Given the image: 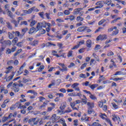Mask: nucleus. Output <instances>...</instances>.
Listing matches in <instances>:
<instances>
[{"mask_svg": "<svg viewBox=\"0 0 126 126\" xmlns=\"http://www.w3.org/2000/svg\"><path fill=\"white\" fill-rule=\"evenodd\" d=\"M81 10H83V8H76L74 10L73 12L75 15H78L79 14V16H77L76 19L77 22H82L84 20V18L81 17L83 15L84 12L83 11H81Z\"/></svg>", "mask_w": 126, "mask_h": 126, "instance_id": "nucleus-1", "label": "nucleus"}, {"mask_svg": "<svg viewBox=\"0 0 126 126\" xmlns=\"http://www.w3.org/2000/svg\"><path fill=\"white\" fill-rule=\"evenodd\" d=\"M2 39H0V44H1V47L0 48V53H2L7 46H11V41L8 40L2 41Z\"/></svg>", "mask_w": 126, "mask_h": 126, "instance_id": "nucleus-2", "label": "nucleus"}, {"mask_svg": "<svg viewBox=\"0 0 126 126\" xmlns=\"http://www.w3.org/2000/svg\"><path fill=\"white\" fill-rule=\"evenodd\" d=\"M42 118H32L28 120V123L31 124V125H38V123L39 125H42L43 124V121Z\"/></svg>", "mask_w": 126, "mask_h": 126, "instance_id": "nucleus-3", "label": "nucleus"}, {"mask_svg": "<svg viewBox=\"0 0 126 126\" xmlns=\"http://www.w3.org/2000/svg\"><path fill=\"white\" fill-rule=\"evenodd\" d=\"M63 50H60L59 51V55L58 54V52L56 50H53L52 51V54L53 56L54 57H56L57 58H61V57H63V58H65V56H64L65 53H63Z\"/></svg>", "mask_w": 126, "mask_h": 126, "instance_id": "nucleus-4", "label": "nucleus"}, {"mask_svg": "<svg viewBox=\"0 0 126 126\" xmlns=\"http://www.w3.org/2000/svg\"><path fill=\"white\" fill-rule=\"evenodd\" d=\"M47 26L51 27L52 26L51 25V23L43 21L41 23H38L36 26V28L37 29H39V28H46Z\"/></svg>", "mask_w": 126, "mask_h": 126, "instance_id": "nucleus-5", "label": "nucleus"}, {"mask_svg": "<svg viewBox=\"0 0 126 126\" xmlns=\"http://www.w3.org/2000/svg\"><path fill=\"white\" fill-rule=\"evenodd\" d=\"M36 8V6H33L31 7V8L27 10H23V13L21 14L20 15L21 16H26L27 14H31L33 11H34V10Z\"/></svg>", "mask_w": 126, "mask_h": 126, "instance_id": "nucleus-6", "label": "nucleus"}, {"mask_svg": "<svg viewBox=\"0 0 126 126\" xmlns=\"http://www.w3.org/2000/svg\"><path fill=\"white\" fill-rule=\"evenodd\" d=\"M107 38L108 37L106 34H100L96 37V41H104L105 40H106Z\"/></svg>", "mask_w": 126, "mask_h": 126, "instance_id": "nucleus-7", "label": "nucleus"}, {"mask_svg": "<svg viewBox=\"0 0 126 126\" xmlns=\"http://www.w3.org/2000/svg\"><path fill=\"white\" fill-rule=\"evenodd\" d=\"M16 49H17V47L16 46H13L11 49H10V48H7L6 50V54L7 55H10L11 53H14V52L16 51Z\"/></svg>", "mask_w": 126, "mask_h": 126, "instance_id": "nucleus-8", "label": "nucleus"}, {"mask_svg": "<svg viewBox=\"0 0 126 126\" xmlns=\"http://www.w3.org/2000/svg\"><path fill=\"white\" fill-rule=\"evenodd\" d=\"M12 89L14 92L17 93L19 91V87H18V84L17 83H14L12 85Z\"/></svg>", "mask_w": 126, "mask_h": 126, "instance_id": "nucleus-9", "label": "nucleus"}, {"mask_svg": "<svg viewBox=\"0 0 126 126\" xmlns=\"http://www.w3.org/2000/svg\"><path fill=\"white\" fill-rule=\"evenodd\" d=\"M38 31H39V30H37V27L36 28L32 27L30 29L29 31V34H33V33H37Z\"/></svg>", "mask_w": 126, "mask_h": 126, "instance_id": "nucleus-10", "label": "nucleus"}, {"mask_svg": "<svg viewBox=\"0 0 126 126\" xmlns=\"http://www.w3.org/2000/svg\"><path fill=\"white\" fill-rule=\"evenodd\" d=\"M112 117V120L114 121V122H115V123H116V122H117L118 124H120V123H121V118H120V117L117 115H113Z\"/></svg>", "mask_w": 126, "mask_h": 126, "instance_id": "nucleus-11", "label": "nucleus"}, {"mask_svg": "<svg viewBox=\"0 0 126 126\" xmlns=\"http://www.w3.org/2000/svg\"><path fill=\"white\" fill-rule=\"evenodd\" d=\"M67 105V104H66V102L64 101V102H62L60 107V110L61 111L64 110L65 109V108H66Z\"/></svg>", "mask_w": 126, "mask_h": 126, "instance_id": "nucleus-12", "label": "nucleus"}, {"mask_svg": "<svg viewBox=\"0 0 126 126\" xmlns=\"http://www.w3.org/2000/svg\"><path fill=\"white\" fill-rule=\"evenodd\" d=\"M60 119V116H57V115L53 114L51 117V120L52 123H55L56 121H58Z\"/></svg>", "mask_w": 126, "mask_h": 126, "instance_id": "nucleus-13", "label": "nucleus"}, {"mask_svg": "<svg viewBox=\"0 0 126 126\" xmlns=\"http://www.w3.org/2000/svg\"><path fill=\"white\" fill-rule=\"evenodd\" d=\"M14 34H15V32H8V37L10 40H12V39H14Z\"/></svg>", "mask_w": 126, "mask_h": 126, "instance_id": "nucleus-14", "label": "nucleus"}, {"mask_svg": "<svg viewBox=\"0 0 126 126\" xmlns=\"http://www.w3.org/2000/svg\"><path fill=\"white\" fill-rule=\"evenodd\" d=\"M86 29V26H83L79 27L77 29L78 32H85V30Z\"/></svg>", "mask_w": 126, "mask_h": 126, "instance_id": "nucleus-15", "label": "nucleus"}, {"mask_svg": "<svg viewBox=\"0 0 126 126\" xmlns=\"http://www.w3.org/2000/svg\"><path fill=\"white\" fill-rule=\"evenodd\" d=\"M26 65L25 64H24L20 68L19 70L17 72L18 75H20V74H22V73L23 72V68L25 67V66Z\"/></svg>", "mask_w": 126, "mask_h": 126, "instance_id": "nucleus-16", "label": "nucleus"}, {"mask_svg": "<svg viewBox=\"0 0 126 126\" xmlns=\"http://www.w3.org/2000/svg\"><path fill=\"white\" fill-rule=\"evenodd\" d=\"M39 44V41L38 40H33L32 42L29 43L30 45L32 46V47H36Z\"/></svg>", "mask_w": 126, "mask_h": 126, "instance_id": "nucleus-17", "label": "nucleus"}, {"mask_svg": "<svg viewBox=\"0 0 126 126\" xmlns=\"http://www.w3.org/2000/svg\"><path fill=\"white\" fill-rule=\"evenodd\" d=\"M113 101H114V102H116V103H117L118 105H120L121 103H123V99L121 97L118 98L117 99H114Z\"/></svg>", "mask_w": 126, "mask_h": 126, "instance_id": "nucleus-18", "label": "nucleus"}, {"mask_svg": "<svg viewBox=\"0 0 126 126\" xmlns=\"http://www.w3.org/2000/svg\"><path fill=\"white\" fill-rule=\"evenodd\" d=\"M87 105L88 107V109H92V108H94V103L88 102L87 103Z\"/></svg>", "mask_w": 126, "mask_h": 126, "instance_id": "nucleus-19", "label": "nucleus"}, {"mask_svg": "<svg viewBox=\"0 0 126 126\" xmlns=\"http://www.w3.org/2000/svg\"><path fill=\"white\" fill-rule=\"evenodd\" d=\"M62 67V71L63 72H64V71H67V68L64 66V64L63 63H60L59 64Z\"/></svg>", "mask_w": 126, "mask_h": 126, "instance_id": "nucleus-20", "label": "nucleus"}, {"mask_svg": "<svg viewBox=\"0 0 126 126\" xmlns=\"http://www.w3.org/2000/svg\"><path fill=\"white\" fill-rule=\"evenodd\" d=\"M38 30L39 33L40 34H45L46 33V31L43 29V28H39L37 29V30Z\"/></svg>", "mask_w": 126, "mask_h": 126, "instance_id": "nucleus-21", "label": "nucleus"}, {"mask_svg": "<svg viewBox=\"0 0 126 126\" xmlns=\"http://www.w3.org/2000/svg\"><path fill=\"white\" fill-rule=\"evenodd\" d=\"M92 44V41L90 39H88L86 41V45L87 48H91V45Z\"/></svg>", "mask_w": 126, "mask_h": 126, "instance_id": "nucleus-22", "label": "nucleus"}, {"mask_svg": "<svg viewBox=\"0 0 126 126\" xmlns=\"http://www.w3.org/2000/svg\"><path fill=\"white\" fill-rule=\"evenodd\" d=\"M27 93H31V94H33V95H34V96H37L38 95V93L37 92H35V91L33 90H29Z\"/></svg>", "mask_w": 126, "mask_h": 126, "instance_id": "nucleus-23", "label": "nucleus"}, {"mask_svg": "<svg viewBox=\"0 0 126 126\" xmlns=\"http://www.w3.org/2000/svg\"><path fill=\"white\" fill-rule=\"evenodd\" d=\"M13 68V66H9L7 68V70L5 72V73H6V74H7L8 73H9V72L10 71V70H11V69H12Z\"/></svg>", "mask_w": 126, "mask_h": 126, "instance_id": "nucleus-24", "label": "nucleus"}, {"mask_svg": "<svg viewBox=\"0 0 126 126\" xmlns=\"http://www.w3.org/2000/svg\"><path fill=\"white\" fill-rule=\"evenodd\" d=\"M17 42H18V38H17V37H14L12 41V43H13L14 45L17 44Z\"/></svg>", "mask_w": 126, "mask_h": 126, "instance_id": "nucleus-25", "label": "nucleus"}, {"mask_svg": "<svg viewBox=\"0 0 126 126\" xmlns=\"http://www.w3.org/2000/svg\"><path fill=\"white\" fill-rule=\"evenodd\" d=\"M98 84H93L91 85L90 86V87L92 90H94V89H95V88H96V87H98Z\"/></svg>", "mask_w": 126, "mask_h": 126, "instance_id": "nucleus-26", "label": "nucleus"}, {"mask_svg": "<svg viewBox=\"0 0 126 126\" xmlns=\"http://www.w3.org/2000/svg\"><path fill=\"white\" fill-rule=\"evenodd\" d=\"M11 122H13V124H16V121L14 119H12L11 120L9 121L7 123L3 124L2 125V126H8V123H11Z\"/></svg>", "mask_w": 126, "mask_h": 126, "instance_id": "nucleus-27", "label": "nucleus"}, {"mask_svg": "<svg viewBox=\"0 0 126 126\" xmlns=\"http://www.w3.org/2000/svg\"><path fill=\"white\" fill-rule=\"evenodd\" d=\"M7 12L9 17H10V18H13V14L12 12H11V11H9V10L8 11H7Z\"/></svg>", "mask_w": 126, "mask_h": 126, "instance_id": "nucleus-28", "label": "nucleus"}, {"mask_svg": "<svg viewBox=\"0 0 126 126\" xmlns=\"http://www.w3.org/2000/svg\"><path fill=\"white\" fill-rule=\"evenodd\" d=\"M119 34V30H116L112 32L111 35L112 36H117Z\"/></svg>", "mask_w": 126, "mask_h": 126, "instance_id": "nucleus-29", "label": "nucleus"}, {"mask_svg": "<svg viewBox=\"0 0 126 126\" xmlns=\"http://www.w3.org/2000/svg\"><path fill=\"white\" fill-rule=\"evenodd\" d=\"M23 81L24 83H27V82H32V80L30 79H26L25 78H24L23 79Z\"/></svg>", "mask_w": 126, "mask_h": 126, "instance_id": "nucleus-30", "label": "nucleus"}, {"mask_svg": "<svg viewBox=\"0 0 126 126\" xmlns=\"http://www.w3.org/2000/svg\"><path fill=\"white\" fill-rule=\"evenodd\" d=\"M93 56L94 58L95 62H99V57L96 55V53H93Z\"/></svg>", "mask_w": 126, "mask_h": 126, "instance_id": "nucleus-31", "label": "nucleus"}, {"mask_svg": "<svg viewBox=\"0 0 126 126\" xmlns=\"http://www.w3.org/2000/svg\"><path fill=\"white\" fill-rule=\"evenodd\" d=\"M90 98L91 99H92V100H97V97H96V96H95V95H94V94H90V96H89Z\"/></svg>", "mask_w": 126, "mask_h": 126, "instance_id": "nucleus-32", "label": "nucleus"}, {"mask_svg": "<svg viewBox=\"0 0 126 126\" xmlns=\"http://www.w3.org/2000/svg\"><path fill=\"white\" fill-rule=\"evenodd\" d=\"M13 76H14V75H11L8 76L6 78V81H7V82H8V81H10V80H12V79L13 78Z\"/></svg>", "mask_w": 126, "mask_h": 126, "instance_id": "nucleus-33", "label": "nucleus"}, {"mask_svg": "<svg viewBox=\"0 0 126 126\" xmlns=\"http://www.w3.org/2000/svg\"><path fill=\"white\" fill-rule=\"evenodd\" d=\"M56 85V82L55 80L52 81L51 83L48 85L49 88H52V86H55Z\"/></svg>", "mask_w": 126, "mask_h": 126, "instance_id": "nucleus-34", "label": "nucleus"}, {"mask_svg": "<svg viewBox=\"0 0 126 126\" xmlns=\"http://www.w3.org/2000/svg\"><path fill=\"white\" fill-rule=\"evenodd\" d=\"M7 27L8 29L10 30H12V26L10 24V23H6Z\"/></svg>", "mask_w": 126, "mask_h": 126, "instance_id": "nucleus-35", "label": "nucleus"}, {"mask_svg": "<svg viewBox=\"0 0 126 126\" xmlns=\"http://www.w3.org/2000/svg\"><path fill=\"white\" fill-rule=\"evenodd\" d=\"M111 3H112V0H106L104 2V4H107V5H111Z\"/></svg>", "mask_w": 126, "mask_h": 126, "instance_id": "nucleus-36", "label": "nucleus"}, {"mask_svg": "<svg viewBox=\"0 0 126 126\" xmlns=\"http://www.w3.org/2000/svg\"><path fill=\"white\" fill-rule=\"evenodd\" d=\"M28 106H30V102H27L25 103V105L22 106V108H23V109H26V108H27V107H28Z\"/></svg>", "mask_w": 126, "mask_h": 126, "instance_id": "nucleus-37", "label": "nucleus"}, {"mask_svg": "<svg viewBox=\"0 0 126 126\" xmlns=\"http://www.w3.org/2000/svg\"><path fill=\"white\" fill-rule=\"evenodd\" d=\"M99 117L100 118H101V119H102V120H105V119H106V117H107L106 116V114H102V113H100L99 114Z\"/></svg>", "mask_w": 126, "mask_h": 126, "instance_id": "nucleus-38", "label": "nucleus"}, {"mask_svg": "<svg viewBox=\"0 0 126 126\" xmlns=\"http://www.w3.org/2000/svg\"><path fill=\"white\" fill-rule=\"evenodd\" d=\"M104 22H106V20L104 19H102L98 23V25L100 26V25H102V24H103V23H104Z\"/></svg>", "mask_w": 126, "mask_h": 126, "instance_id": "nucleus-39", "label": "nucleus"}, {"mask_svg": "<svg viewBox=\"0 0 126 126\" xmlns=\"http://www.w3.org/2000/svg\"><path fill=\"white\" fill-rule=\"evenodd\" d=\"M28 31V28H24L22 30V32L23 33V35H25V33Z\"/></svg>", "mask_w": 126, "mask_h": 126, "instance_id": "nucleus-40", "label": "nucleus"}, {"mask_svg": "<svg viewBox=\"0 0 126 126\" xmlns=\"http://www.w3.org/2000/svg\"><path fill=\"white\" fill-rule=\"evenodd\" d=\"M79 85V84L78 83H74L73 85H72L71 87L73 88V89H75Z\"/></svg>", "mask_w": 126, "mask_h": 126, "instance_id": "nucleus-41", "label": "nucleus"}, {"mask_svg": "<svg viewBox=\"0 0 126 126\" xmlns=\"http://www.w3.org/2000/svg\"><path fill=\"white\" fill-rule=\"evenodd\" d=\"M83 85H84V86H89V87H90V85H91V84H90L89 81H86L85 83H83Z\"/></svg>", "mask_w": 126, "mask_h": 126, "instance_id": "nucleus-42", "label": "nucleus"}, {"mask_svg": "<svg viewBox=\"0 0 126 126\" xmlns=\"http://www.w3.org/2000/svg\"><path fill=\"white\" fill-rule=\"evenodd\" d=\"M121 19H122V18L118 17V18L111 21V23H116V22H117V21H118V20H121Z\"/></svg>", "mask_w": 126, "mask_h": 126, "instance_id": "nucleus-43", "label": "nucleus"}, {"mask_svg": "<svg viewBox=\"0 0 126 126\" xmlns=\"http://www.w3.org/2000/svg\"><path fill=\"white\" fill-rule=\"evenodd\" d=\"M25 25L26 26H27L28 25V23L27 21H24L23 22H21L20 25Z\"/></svg>", "mask_w": 126, "mask_h": 126, "instance_id": "nucleus-44", "label": "nucleus"}, {"mask_svg": "<svg viewBox=\"0 0 126 126\" xmlns=\"http://www.w3.org/2000/svg\"><path fill=\"white\" fill-rule=\"evenodd\" d=\"M72 53H73V51H72V50L69 51L67 54L68 58H70V57H72Z\"/></svg>", "mask_w": 126, "mask_h": 126, "instance_id": "nucleus-45", "label": "nucleus"}, {"mask_svg": "<svg viewBox=\"0 0 126 126\" xmlns=\"http://www.w3.org/2000/svg\"><path fill=\"white\" fill-rule=\"evenodd\" d=\"M44 68H45V66H44V65H41L38 70V72H41V71H43Z\"/></svg>", "mask_w": 126, "mask_h": 126, "instance_id": "nucleus-46", "label": "nucleus"}, {"mask_svg": "<svg viewBox=\"0 0 126 126\" xmlns=\"http://www.w3.org/2000/svg\"><path fill=\"white\" fill-rule=\"evenodd\" d=\"M101 49V45H96L94 47V51H97V50H100Z\"/></svg>", "mask_w": 126, "mask_h": 126, "instance_id": "nucleus-47", "label": "nucleus"}, {"mask_svg": "<svg viewBox=\"0 0 126 126\" xmlns=\"http://www.w3.org/2000/svg\"><path fill=\"white\" fill-rule=\"evenodd\" d=\"M71 112H72V110H71L70 108L68 107L66 110H65L64 113H66V114H67V113H71Z\"/></svg>", "mask_w": 126, "mask_h": 126, "instance_id": "nucleus-48", "label": "nucleus"}, {"mask_svg": "<svg viewBox=\"0 0 126 126\" xmlns=\"http://www.w3.org/2000/svg\"><path fill=\"white\" fill-rule=\"evenodd\" d=\"M92 126H102V125H101V124H99V123H97V122H94V123H93Z\"/></svg>", "mask_w": 126, "mask_h": 126, "instance_id": "nucleus-49", "label": "nucleus"}, {"mask_svg": "<svg viewBox=\"0 0 126 126\" xmlns=\"http://www.w3.org/2000/svg\"><path fill=\"white\" fill-rule=\"evenodd\" d=\"M114 52H113L112 51H110L107 53L108 57H111V56H114Z\"/></svg>", "mask_w": 126, "mask_h": 126, "instance_id": "nucleus-50", "label": "nucleus"}, {"mask_svg": "<svg viewBox=\"0 0 126 126\" xmlns=\"http://www.w3.org/2000/svg\"><path fill=\"white\" fill-rule=\"evenodd\" d=\"M82 102L85 104H87V98L85 97V98L82 99Z\"/></svg>", "mask_w": 126, "mask_h": 126, "instance_id": "nucleus-51", "label": "nucleus"}, {"mask_svg": "<svg viewBox=\"0 0 126 126\" xmlns=\"http://www.w3.org/2000/svg\"><path fill=\"white\" fill-rule=\"evenodd\" d=\"M92 113H94V111H93V110L92 108H88V114L90 115L92 114Z\"/></svg>", "mask_w": 126, "mask_h": 126, "instance_id": "nucleus-52", "label": "nucleus"}, {"mask_svg": "<svg viewBox=\"0 0 126 126\" xmlns=\"http://www.w3.org/2000/svg\"><path fill=\"white\" fill-rule=\"evenodd\" d=\"M56 21L58 22V23H62L63 22H64V21L63 20L60 18L57 19Z\"/></svg>", "mask_w": 126, "mask_h": 126, "instance_id": "nucleus-53", "label": "nucleus"}, {"mask_svg": "<svg viewBox=\"0 0 126 126\" xmlns=\"http://www.w3.org/2000/svg\"><path fill=\"white\" fill-rule=\"evenodd\" d=\"M38 15L39 16H40L41 18H42V19H44L45 17H44V12H39L38 13Z\"/></svg>", "mask_w": 126, "mask_h": 126, "instance_id": "nucleus-54", "label": "nucleus"}, {"mask_svg": "<svg viewBox=\"0 0 126 126\" xmlns=\"http://www.w3.org/2000/svg\"><path fill=\"white\" fill-rule=\"evenodd\" d=\"M64 14H65V15H69L70 12L68 10H65L64 11Z\"/></svg>", "mask_w": 126, "mask_h": 126, "instance_id": "nucleus-55", "label": "nucleus"}, {"mask_svg": "<svg viewBox=\"0 0 126 126\" xmlns=\"http://www.w3.org/2000/svg\"><path fill=\"white\" fill-rule=\"evenodd\" d=\"M38 99H39L40 102H43V101H45V100H46V98H45V97H44L43 96H39L38 97Z\"/></svg>", "mask_w": 126, "mask_h": 126, "instance_id": "nucleus-56", "label": "nucleus"}, {"mask_svg": "<svg viewBox=\"0 0 126 126\" xmlns=\"http://www.w3.org/2000/svg\"><path fill=\"white\" fill-rule=\"evenodd\" d=\"M12 85H13V82H10L7 86V88L8 89L10 88V87H12Z\"/></svg>", "mask_w": 126, "mask_h": 126, "instance_id": "nucleus-57", "label": "nucleus"}, {"mask_svg": "<svg viewBox=\"0 0 126 126\" xmlns=\"http://www.w3.org/2000/svg\"><path fill=\"white\" fill-rule=\"evenodd\" d=\"M8 120V118L7 117H4L2 118V123H5Z\"/></svg>", "mask_w": 126, "mask_h": 126, "instance_id": "nucleus-58", "label": "nucleus"}, {"mask_svg": "<svg viewBox=\"0 0 126 126\" xmlns=\"http://www.w3.org/2000/svg\"><path fill=\"white\" fill-rule=\"evenodd\" d=\"M46 106H47V103L44 102L42 105L39 107V109H43V108H46Z\"/></svg>", "mask_w": 126, "mask_h": 126, "instance_id": "nucleus-59", "label": "nucleus"}, {"mask_svg": "<svg viewBox=\"0 0 126 126\" xmlns=\"http://www.w3.org/2000/svg\"><path fill=\"white\" fill-rule=\"evenodd\" d=\"M112 107L114 109H118L119 108V106L118 105L116 104V103H112Z\"/></svg>", "mask_w": 126, "mask_h": 126, "instance_id": "nucleus-60", "label": "nucleus"}, {"mask_svg": "<svg viewBox=\"0 0 126 126\" xmlns=\"http://www.w3.org/2000/svg\"><path fill=\"white\" fill-rule=\"evenodd\" d=\"M75 105H76V104L75 103V101L71 102L70 103V105L71 108H73V107H75Z\"/></svg>", "mask_w": 126, "mask_h": 126, "instance_id": "nucleus-61", "label": "nucleus"}, {"mask_svg": "<svg viewBox=\"0 0 126 126\" xmlns=\"http://www.w3.org/2000/svg\"><path fill=\"white\" fill-rule=\"evenodd\" d=\"M105 120H106V122H107V123L109 124L110 126H113V125L112 124V122H111V120L110 119H106Z\"/></svg>", "mask_w": 126, "mask_h": 126, "instance_id": "nucleus-62", "label": "nucleus"}, {"mask_svg": "<svg viewBox=\"0 0 126 126\" xmlns=\"http://www.w3.org/2000/svg\"><path fill=\"white\" fill-rule=\"evenodd\" d=\"M50 13H46L45 14V15H46V16L47 19H50V20L52 19V18H51V17H50Z\"/></svg>", "mask_w": 126, "mask_h": 126, "instance_id": "nucleus-63", "label": "nucleus"}, {"mask_svg": "<svg viewBox=\"0 0 126 126\" xmlns=\"http://www.w3.org/2000/svg\"><path fill=\"white\" fill-rule=\"evenodd\" d=\"M58 47H59V49H63V43H58L57 44Z\"/></svg>", "mask_w": 126, "mask_h": 126, "instance_id": "nucleus-64", "label": "nucleus"}]
</instances>
